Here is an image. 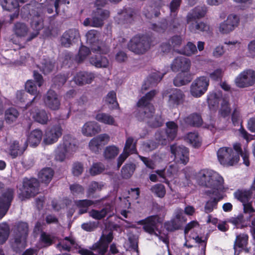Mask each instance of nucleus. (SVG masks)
I'll return each instance as SVG.
<instances>
[{
  "label": "nucleus",
  "mask_w": 255,
  "mask_h": 255,
  "mask_svg": "<svg viewBox=\"0 0 255 255\" xmlns=\"http://www.w3.org/2000/svg\"><path fill=\"white\" fill-rule=\"evenodd\" d=\"M156 92L155 90H152L148 92L145 96L142 97L138 102L137 106L138 107L143 108V116H139V119L144 120L146 118L149 119L147 121L148 124L152 127H158L162 125L163 121L161 117H156L153 118V113L154 111L153 106L150 104V102L153 97L155 95Z\"/></svg>",
  "instance_id": "1"
},
{
  "label": "nucleus",
  "mask_w": 255,
  "mask_h": 255,
  "mask_svg": "<svg viewBox=\"0 0 255 255\" xmlns=\"http://www.w3.org/2000/svg\"><path fill=\"white\" fill-rule=\"evenodd\" d=\"M196 178L199 184L210 188L212 190L222 191L224 188L223 177L212 170H201L197 173Z\"/></svg>",
  "instance_id": "2"
},
{
  "label": "nucleus",
  "mask_w": 255,
  "mask_h": 255,
  "mask_svg": "<svg viewBox=\"0 0 255 255\" xmlns=\"http://www.w3.org/2000/svg\"><path fill=\"white\" fill-rule=\"evenodd\" d=\"M78 148L77 141L70 134L65 135L55 150V159L63 161L69 157Z\"/></svg>",
  "instance_id": "3"
},
{
  "label": "nucleus",
  "mask_w": 255,
  "mask_h": 255,
  "mask_svg": "<svg viewBox=\"0 0 255 255\" xmlns=\"http://www.w3.org/2000/svg\"><path fill=\"white\" fill-rule=\"evenodd\" d=\"M163 218L158 215L150 216L144 220L139 222L140 224L143 225L144 230L150 235H154L164 243L167 241V238L164 234H162L159 229V227L162 224Z\"/></svg>",
  "instance_id": "4"
},
{
  "label": "nucleus",
  "mask_w": 255,
  "mask_h": 255,
  "mask_svg": "<svg viewBox=\"0 0 255 255\" xmlns=\"http://www.w3.org/2000/svg\"><path fill=\"white\" fill-rule=\"evenodd\" d=\"M155 43V40L151 37L136 35L130 40L128 48L135 54H142Z\"/></svg>",
  "instance_id": "5"
},
{
  "label": "nucleus",
  "mask_w": 255,
  "mask_h": 255,
  "mask_svg": "<svg viewBox=\"0 0 255 255\" xmlns=\"http://www.w3.org/2000/svg\"><path fill=\"white\" fill-rule=\"evenodd\" d=\"M113 239V233L110 232L108 235H103L100 240L93 245L90 248L91 250L86 249H80L78 252L81 255H94L92 252L93 251L100 255H104L107 252L109 247V244Z\"/></svg>",
  "instance_id": "6"
},
{
  "label": "nucleus",
  "mask_w": 255,
  "mask_h": 255,
  "mask_svg": "<svg viewBox=\"0 0 255 255\" xmlns=\"http://www.w3.org/2000/svg\"><path fill=\"white\" fill-rule=\"evenodd\" d=\"M218 158L220 163L224 166H233L240 160L238 154H235L234 150L231 147H223L218 150Z\"/></svg>",
  "instance_id": "7"
},
{
  "label": "nucleus",
  "mask_w": 255,
  "mask_h": 255,
  "mask_svg": "<svg viewBox=\"0 0 255 255\" xmlns=\"http://www.w3.org/2000/svg\"><path fill=\"white\" fill-rule=\"evenodd\" d=\"M209 85V80L207 77H198L194 80L190 86V94L195 98H199L207 91Z\"/></svg>",
  "instance_id": "8"
},
{
  "label": "nucleus",
  "mask_w": 255,
  "mask_h": 255,
  "mask_svg": "<svg viewBox=\"0 0 255 255\" xmlns=\"http://www.w3.org/2000/svg\"><path fill=\"white\" fill-rule=\"evenodd\" d=\"M178 126L174 122L166 123V131H159L156 133L157 138L161 144H166L168 141L173 140L176 136Z\"/></svg>",
  "instance_id": "9"
},
{
  "label": "nucleus",
  "mask_w": 255,
  "mask_h": 255,
  "mask_svg": "<svg viewBox=\"0 0 255 255\" xmlns=\"http://www.w3.org/2000/svg\"><path fill=\"white\" fill-rule=\"evenodd\" d=\"M28 232V226L27 223L20 222L17 225L15 230V235L13 247L24 248L25 240Z\"/></svg>",
  "instance_id": "10"
},
{
  "label": "nucleus",
  "mask_w": 255,
  "mask_h": 255,
  "mask_svg": "<svg viewBox=\"0 0 255 255\" xmlns=\"http://www.w3.org/2000/svg\"><path fill=\"white\" fill-rule=\"evenodd\" d=\"M85 37L87 43L91 45V51L95 53L106 54L109 52V48L102 41L96 38L95 33H86Z\"/></svg>",
  "instance_id": "11"
},
{
  "label": "nucleus",
  "mask_w": 255,
  "mask_h": 255,
  "mask_svg": "<svg viewBox=\"0 0 255 255\" xmlns=\"http://www.w3.org/2000/svg\"><path fill=\"white\" fill-rule=\"evenodd\" d=\"M14 191L7 188L4 190L0 196V220L8 211L13 198Z\"/></svg>",
  "instance_id": "12"
},
{
  "label": "nucleus",
  "mask_w": 255,
  "mask_h": 255,
  "mask_svg": "<svg viewBox=\"0 0 255 255\" xmlns=\"http://www.w3.org/2000/svg\"><path fill=\"white\" fill-rule=\"evenodd\" d=\"M235 83L240 88L252 86L255 83V72L252 70L244 71L236 78Z\"/></svg>",
  "instance_id": "13"
},
{
  "label": "nucleus",
  "mask_w": 255,
  "mask_h": 255,
  "mask_svg": "<svg viewBox=\"0 0 255 255\" xmlns=\"http://www.w3.org/2000/svg\"><path fill=\"white\" fill-rule=\"evenodd\" d=\"M170 150L177 162L185 165L189 161V150L187 147L174 144L170 146Z\"/></svg>",
  "instance_id": "14"
},
{
  "label": "nucleus",
  "mask_w": 255,
  "mask_h": 255,
  "mask_svg": "<svg viewBox=\"0 0 255 255\" xmlns=\"http://www.w3.org/2000/svg\"><path fill=\"white\" fill-rule=\"evenodd\" d=\"M62 132L63 129L60 125L53 126L46 130L43 142L46 144H52L55 143L62 135Z\"/></svg>",
  "instance_id": "15"
},
{
  "label": "nucleus",
  "mask_w": 255,
  "mask_h": 255,
  "mask_svg": "<svg viewBox=\"0 0 255 255\" xmlns=\"http://www.w3.org/2000/svg\"><path fill=\"white\" fill-rule=\"evenodd\" d=\"M39 183L35 178L24 179L23 195L25 198L35 196L38 192Z\"/></svg>",
  "instance_id": "16"
},
{
  "label": "nucleus",
  "mask_w": 255,
  "mask_h": 255,
  "mask_svg": "<svg viewBox=\"0 0 255 255\" xmlns=\"http://www.w3.org/2000/svg\"><path fill=\"white\" fill-rule=\"evenodd\" d=\"M110 138V136L106 133L101 134L93 138L89 143L90 149L94 153H99L102 147L108 143Z\"/></svg>",
  "instance_id": "17"
},
{
  "label": "nucleus",
  "mask_w": 255,
  "mask_h": 255,
  "mask_svg": "<svg viewBox=\"0 0 255 255\" xmlns=\"http://www.w3.org/2000/svg\"><path fill=\"white\" fill-rule=\"evenodd\" d=\"M133 11L131 8H124L118 12L115 20L118 24L127 27L133 21Z\"/></svg>",
  "instance_id": "18"
},
{
  "label": "nucleus",
  "mask_w": 255,
  "mask_h": 255,
  "mask_svg": "<svg viewBox=\"0 0 255 255\" xmlns=\"http://www.w3.org/2000/svg\"><path fill=\"white\" fill-rule=\"evenodd\" d=\"M45 106L51 110H58L60 106V100L56 93L49 90L43 98Z\"/></svg>",
  "instance_id": "19"
},
{
  "label": "nucleus",
  "mask_w": 255,
  "mask_h": 255,
  "mask_svg": "<svg viewBox=\"0 0 255 255\" xmlns=\"http://www.w3.org/2000/svg\"><path fill=\"white\" fill-rule=\"evenodd\" d=\"M190 67V60L183 56L175 58L171 65V69L174 72H187L189 71Z\"/></svg>",
  "instance_id": "20"
},
{
  "label": "nucleus",
  "mask_w": 255,
  "mask_h": 255,
  "mask_svg": "<svg viewBox=\"0 0 255 255\" xmlns=\"http://www.w3.org/2000/svg\"><path fill=\"white\" fill-rule=\"evenodd\" d=\"M220 191L216 190L212 191L213 194L215 196L210 198L206 202L204 206V212L206 213H211L218 208V202L223 198V196Z\"/></svg>",
  "instance_id": "21"
},
{
  "label": "nucleus",
  "mask_w": 255,
  "mask_h": 255,
  "mask_svg": "<svg viewBox=\"0 0 255 255\" xmlns=\"http://www.w3.org/2000/svg\"><path fill=\"white\" fill-rule=\"evenodd\" d=\"M239 18L235 14H230L226 20L220 25V31L221 32H230L233 31L238 26Z\"/></svg>",
  "instance_id": "22"
},
{
  "label": "nucleus",
  "mask_w": 255,
  "mask_h": 255,
  "mask_svg": "<svg viewBox=\"0 0 255 255\" xmlns=\"http://www.w3.org/2000/svg\"><path fill=\"white\" fill-rule=\"evenodd\" d=\"M27 147L26 142L19 143L18 141H13L12 142L8 148V154L12 158H15L17 156H21L25 151Z\"/></svg>",
  "instance_id": "23"
},
{
  "label": "nucleus",
  "mask_w": 255,
  "mask_h": 255,
  "mask_svg": "<svg viewBox=\"0 0 255 255\" xmlns=\"http://www.w3.org/2000/svg\"><path fill=\"white\" fill-rule=\"evenodd\" d=\"M185 96L180 89L173 90L169 96L168 104L170 106L177 107L183 104L185 101Z\"/></svg>",
  "instance_id": "24"
},
{
  "label": "nucleus",
  "mask_w": 255,
  "mask_h": 255,
  "mask_svg": "<svg viewBox=\"0 0 255 255\" xmlns=\"http://www.w3.org/2000/svg\"><path fill=\"white\" fill-rule=\"evenodd\" d=\"M2 8L7 11H14V12L10 15V19L12 20L18 15L19 4L18 0H0Z\"/></svg>",
  "instance_id": "25"
},
{
  "label": "nucleus",
  "mask_w": 255,
  "mask_h": 255,
  "mask_svg": "<svg viewBox=\"0 0 255 255\" xmlns=\"http://www.w3.org/2000/svg\"><path fill=\"white\" fill-rule=\"evenodd\" d=\"M101 127L95 121L85 123L82 128V133L86 136H92L101 131Z\"/></svg>",
  "instance_id": "26"
},
{
  "label": "nucleus",
  "mask_w": 255,
  "mask_h": 255,
  "mask_svg": "<svg viewBox=\"0 0 255 255\" xmlns=\"http://www.w3.org/2000/svg\"><path fill=\"white\" fill-rule=\"evenodd\" d=\"M95 78V75L93 73L80 72L74 77V81L77 85H83L91 83Z\"/></svg>",
  "instance_id": "27"
},
{
  "label": "nucleus",
  "mask_w": 255,
  "mask_h": 255,
  "mask_svg": "<svg viewBox=\"0 0 255 255\" xmlns=\"http://www.w3.org/2000/svg\"><path fill=\"white\" fill-rule=\"evenodd\" d=\"M248 239L249 236L246 234H241L236 236V239L234 245L235 255H239L240 251L243 249L247 247L248 243Z\"/></svg>",
  "instance_id": "28"
},
{
  "label": "nucleus",
  "mask_w": 255,
  "mask_h": 255,
  "mask_svg": "<svg viewBox=\"0 0 255 255\" xmlns=\"http://www.w3.org/2000/svg\"><path fill=\"white\" fill-rule=\"evenodd\" d=\"M43 136L42 131L38 129L31 131L28 135L27 140L24 142L29 144L31 146H36L40 142Z\"/></svg>",
  "instance_id": "29"
},
{
  "label": "nucleus",
  "mask_w": 255,
  "mask_h": 255,
  "mask_svg": "<svg viewBox=\"0 0 255 255\" xmlns=\"http://www.w3.org/2000/svg\"><path fill=\"white\" fill-rule=\"evenodd\" d=\"M207 12L206 7L205 6H197L195 7L191 12L188 13L187 16V21L189 23L196 18L204 17Z\"/></svg>",
  "instance_id": "30"
},
{
  "label": "nucleus",
  "mask_w": 255,
  "mask_h": 255,
  "mask_svg": "<svg viewBox=\"0 0 255 255\" xmlns=\"http://www.w3.org/2000/svg\"><path fill=\"white\" fill-rule=\"evenodd\" d=\"M76 245L75 239L72 236H70L62 240L57 245V248L61 251H69L72 247H75Z\"/></svg>",
  "instance_id": "31"
},
{
  "label": "nucleus",
  "mask_w": 255,
  "mask_h": 255,
  "mask_svg": "<svg viewBox=\"0 0 255 255\" xmlns=\"http://www.w3.org/2000/svg\"><path fill=\"white\" fill-rule=\"evenodd\" d=\"M95 119L99 122L109 126H117L116 120L111 115L99 112L95 116Z\"/></svg>",
  "instance_id": "32"
},
{
  "label": "nucleus",
  "mask_w": 255,
  "mask_h": 255,
  "mask_svg": "<svg viewBox=\"0 0 255 255\" xmlns=\"http://www.w3.org/2000/svg\"><path fill=\"white\" fill-rule=\"evenodd\" d=\"M113 207L110 205H106L101 210L98 211L93 209L89 212V215L93 218L96 220H101L108 214L112 211Z\"/></svg>",
  "instance_id": "33"
},
{
  "label": "nucleus",
  "mask_w": 255,
  "mask_h": 255,
  "mask_svg": "<svg viewBox=\"0 0 255 255\" xmlns=\"http://www.w3.org/2000/svg\"><path fill=\"white\" fill-rule=\"evenodd\" d=\"M54 175V171L50 167L42 168L38 173V177L40 181L45 184H48Z\"/></svg>",
  "instance_id": "34"
},
{
  "label": "nucleus",
  "mask_w": 255,
  "mask_h": 255,
  "mask_svg": "<svg viewBox=\"0 0 255 255\" xmlns=\"http://www.w3.org/2000/svg\"><path fill=\"white\" fill-rule=\"evenodd\" d=\"M79 33H64L61 38L62 45L69 47L72 43L78 42L79 39Z\"/></svg>",
  "instance_id": "35"
},
{
  "label": "nucleus",
  "mask_w": 255,
  "mask_h": 255,
  "mask_svg": "<svg viewBox=\"0 0 255 255\" xmlns=\"http://www.w3.org/2000/svg\"><path fill=\"white\" fill-rule=\"evenodd\" d=\"M177 169L176 166L172 164L169 166L166 171L157 170L156 171V173L160 177L163 178V180H161L160 181L169 184V182L167 178H171L177 172Z\"/></svg>",
  "instance_id": "36"
},
{
  "label": "nucleus",
  "mask_w": 255,
  "mask_h": 255,
  "mask_svg": "<svg viewBox=\"0 0 255 255\" xmlns=\"http://www.w3.org/2000/svg\"><path fill=\"white\" fill-rule=\"evenodd\" d=\"M90 63L97 68H106L109 65V60L105 56H92L89 58Z\"/></svg>",
  "instance_id": "37"
},
{
  "label": "nucleus",
  "mask_w": 255,
  "mask_h": 255,
  "mask_svg": "<svg viewBox=\"0 0 255 255\" xmlns=\"http://www.w3.org/2000/svg\"><path fill=\"white\" fill-rule=\"evenodd\" d=\"M25 88L26 91L35 97L32 100L31 103L34 102L35 100H39L41 98L40 92L37 91V87L34 82L31 80H27L25 84Z\"/></svg>",
  "instance_id": "38"
},
{
  "label": "nucleus",
  "mask_w": 255,
  "mask_h": 255,
  "mask_svg": "<svg viewBox=\"0 0 255 255\" xmlns=\"http://www.w3.org/2000/svg\"><path fill=\"white\" fill-rule=\"evenodd\" d=\"M31 115L35 121L41 124H46L49 121V117L44 110H37L35 112L31 113Z\"/></svg>",
  "instance_id": "39"
},
{
  "label": "nucleus",
  "mask_w": 255,
  "mask_h": 255,
  "mask_svg": "<svg viewBox=\"0 0 255 255\" xmlns=\"http://www.w3.org/2000/svg\"><path fill=\"white\" fill-rule=\"evenodd\" d=\"M184 122L187 125L198 127L203 124L202 119L200 115L193 114L184 119Z\"/></svg>",
  "instance_id": "40"
},
{
  "label": "nucleus",
  "mask_w": 255,
  "mask_h": 255,
  "mask_svg": "<svg viewBox=\"0 0 255 255\" xmlns=\"http://www.w3.org/2000/svg\"><path fill=\"white\" fill-rule=\"evenodd\" d=\"M185 73H179L175 78L173 83L175 86L179 87L185 85L191 81L192 78L190 74Z\"/></svg>",
  "instance_id": "41"
},
{
  "label": "nucleus",
  "mask_w": 255,
  "mask_h": 255,
  "mask_svg": "<svg viewBox=\"0 0 255 255\" xmlns=\"http://www.w3.org/2000/svg\"><path fill=\"white\" fill-rule=\"evenodd\" d=\"M234 149L235 150L234 154L239 155L240 157V155L242 157L244 163L247 166L250 165V161L249 159V152L247 148H245L244 151H242L241 145L240 143H236L234 144Z\"/></svg>",
  "instance_id": "42"
},
{
  "label": "nucleus",
  "mask_w": 255,
  "mask_h": 255,
  "mask_svg": "<svg viewBox=\"0 0 255 255\" xmlns=\"http://www.w3.org/2000/svg\"><path fill=\"white\" fill-rule=\"evenodd\" d=\"M222 98V93L220 91L210 92L207 96V102L210 108H214L218 106L220 99Z\"/></svg>",
  "instance_id": "43"
},
{
  "label": "nucleus",
  "mask_w": 255,
  "mask_h": 255,
  "mask_svg": "<svg viewBox=\"0 0 255 255\" xmlns=\"http://www.w3.org/2000/svg\"><path fill=\"white\" fill-rule=\"evenodd\" d=\"M94 204V202L90 200H78L75 201V205L79 208V213L82 214L87 212L89 206Z\"/></svg>",
  "instance_id": "44"
},
{
  "label": "nucleus",
  "mask_w": 255,
  "mask_h": 255,
  "mask_svg": "<svg viewBox=\"0 0 255 255\" xmlns=\"http://www.w3.org/2000/svg\"><path fill=\"white\" fill-rule=\"evenodd\" d=\"M178 52L187 56H191L197 53V49L194 43L188 42L181 50L178 51Z\"/></svg>",
  "instance_id": "45"
},
{
  "label": "nucleus",
  "mask_w": 255,
  "mask_h": 255,
  "mask_svg": "<svg viewBox=\"0 0 255 255\" xmlns=\"http://www.w3.org/2000/svg\"><path fill=\"white\" fill-rule=\"evenodd\" d=\"M184 223L181 220L173 217L170 221L165 223L164 227L167 231H172L179 229Z\"/></svg>",
  "instance_id": "46"
},
{
  "label": "nucleus",
  "mask_w": 255,
  "mask_h": 255,
  "mask_svg": "<svg viewBox=\"0 0 255 255\" xmlns=\"http://www.w3.org/2000/svg\"><path fill=\"white\" fill-rule=\"evenodd\" d=\"M119 148L117 146L112 145L106 147L104 151V156L106 159H112L118 155Z\"/></svg>",
  "instance_id": "47"
},
{
  "label": "nucleus",
  "mask_w": 255,
  "mask_h": 255,
  "mask_svg": "<svg viewBox=\"0 0 255 255\" xmlns=\"http://www.w3.org/2000/svg\"><path fill=\"white\" fill-rule=\"evenodd\" d=\"M19 116L18 111L14 108H11L5 112V120L7 124H11L16 121Z\"/></svg>",
  "instance_id": "48"
},
{
  "label": "nucleus",
  "mask_w": 255,
  "mask_h": 255,
  "mask_svg": "<svg viewBox=\"0 0 255 255\" xmlns=\"http://www.w3.org/2000/svg\"><path fill=\"white\" fill-rule=\"evenodd\" d=\"M144 15L148 18H151L153 16L157 17L160 14L158 9L154 5H146L143 10Z\"/></svg>",
  "instance_id": "49"
},
{
  "label": "nucleus",
  "mask_w": 255,
  "mask_h": 255,
  "mask_svg": "<svg viewBox=\"0 0 255 255\" xmlns=\"http://www.w3.org/2000/svg\"><path fill=\"white\" fill-rule=\"evenodd\" d=\"M234 195L236 198L240 201L243 204L249 202L251 197L250 191L247 190H238Z\"/></svg>",
  "instance_id": "50"
},
{
  "label": "nucleus",
  "mask_w": 255,
  "mask_h": 255,
  "mask_svg": "<svg viewBox=\"0 0 255 255\" xmlns=\"http://www.w3.org/2000/svg\"><path fill=\"white\" fill-rule=\"evenodd\" d=\"M185 139L193 146L199 147L201 145L200 138L196 132L188 133L185 136Z\"/></svg>",
  "instance_id": "51"
},
{
  "label": "nucleus",
  "mask_w": 255,
  "mask_h": 255,
  "mask_svg": "<svg viewBox=\"0 0 255 255\" xmlns=\"http://www.w3.org/2000/svg\"><path fill=\"white\" fill-rule=\"evenodd\" d=\"M9 227L7 224L3 222L0 224V244H3L9 235Z\"/></svg>",
  "instance_id": "52"
},
{
  "label": "nucleus",
  "mask_w": 255,
  "mask_h": 255,
  "mask_svg": "<svg viewBox=\"0 0 255 255\" xmlns=\"http://www.w3.org/2000/svg\"><path fill=\"white\" fill-rule=\"evenodd\" d=\"M124 150L133 154L136 152V141H134L132 137H128L127 138Z\"/></svg>",
  "instance_id": "53"
},
{
  "label": "nucleus",
  "mask_w": 255,
  "mask_h": 255,
  "mask_svg": "<svg viewBox=\"0 0 255 255\" xmlns=\"http://www.w3.org/2000/svg\"><path fill=\"white\" fill-rule=\"evenodd\" d=\"M231 111L229 101L224 98L222 99L221 106L219 111L220 115L222 117H226L229 116Z\"/></svg>",
  "instance_id": "54"
},
{
  "label": "nucleus",
  "mask_w": 255,
  "mask_h": 255,
  "mask_svg": "<svg viewBox=\"0 0 255 255\" xmlns=\"http://www.w3.org/2000/svg\"><path fill=\"white\" fill-rule=\"evenodd\" d=\"M135 165L133 164H127L124 165L121 170L122 175L124 178H129L133 173Z\"/></svg>",
  "instance_id": "55"
},
{
  "label": "nucleus",
  "mask_w": 255,
  "mask_h": 255,
  "mask_svg": "<svg viewBox=\"0 0 255 255\" xmlns=\"http://www.w3.org/2000/svg\"><path fill=\"white\" fill-rule=\"evenodd\" d=\"M106 103L111 105L110 108L115 109L119 106V104L117 101L116 94L114 91L110 92L105 98Z\"/></svg>",
  "instance_id": "56"
},
{
  "label": "nucleus",
  "mask_w": 255,
  "mask_h": 255,
  "mask_svg": "<svg viewBox=\"0 0 255 255\" xmlns=\"http://www.w3.org/2000/svg\"><path fill=\"white\" fill-rule=\"evenodd\" d=\"M150 190L157 197L159 198H163L166 193L165 187L161 184H157L152 186Z\"/></svg>",
  "instance_id": "57"
},
{
  "label": "nucleus",
  "mask_w": 255,
  "mask_h": 255,
  "mask_svg": "<svg viewBox=\"0 0 255 255\" xmlns=\"http://www.w3.org/2000/svg\"><path fill=\"white\" fill-rule=\"evenodd\" d=\"M183 39L180 36L176 35L172 36L169 40L170 46L172 48L178 52L179 50L178 48L182 43Z\"/></svg>",
  "instance_id": "58"
},
{
  "label": "nucleus",
  "mask_w": 255,
  "mask_h": 255,
  "mask_svg": "<svg viewBox=\"0 0 255 255\" xmlns=\"http://www.w3.org/2000/svg\"><path fill=\"white\" fill-rule=\"evenodd\" d=\"M105 170V166L101 163H94L90 169V173L95 176L102 173Z\"/></svg>",
  "instance_id": "59"
},
{
  "label": "nucleus",
  "mask_w": 255,
  "mask_h": 255,
  "mask_svg": "<svg viewBox=\"0 0 255 255\" xmlns=\"http://www.w3.org/2000/svg\"><path fill=\"white\" fill-rule=\"evenodd\" d=\"M163 75L159 72H155L152 73L148 77L146 84H150L154 85L160 82L162 79Z\"/></svg>",
  "instance_id": "60"
},
{
  "label": "nucleus",
  "mask_w": 255,
  "mask_h": 255,
  "mask_svg": "<svg viewBox=\"0 0 255 255\" xmlns=\"http://www.w3.org/2000/svg\"><path fill=\"white\" fill-rule=\"evenodd\" d=\"M90 53V50L89 48L85 46H82L79 49L78 54L76 57L77 60L79 62H82Z\"/></svg>",
  "instance_id": "61"
},
{
  "label": "nucleus",
  "mask_w": 255,
  "mask_h": 255,
  "mask_svg": "<svg viewBox=\"0 0 255 255\" xmlns=\"http://www.w3.org/2000/svg\"><path fill=\"white\" fill-rule=\"evenodd\" d=\"M103 185L97 182L93 181L90 184L87 190V196L90 197L93 195L96 191L101 190Z\"/></svg>",
  "instance_id": "62"
},
{
  "label": "nucleus",
  "mask_w": 255,
  "mask_h": 255,
  "mask_svg": "<svg viewBox=\"0 0 255 255\" xmlns=\"http://www.w3.org/2000/svg\"><path fill=\"white\" fill-rule=\"evenodd\" d=\"M70 189L72 194L74 196H78L80 194H83L84 192V188L83 187L78 184H74L71 185Z\"/></svg>",
  "instance_id": "63"
},
{
  "label": "nucleus",
  "mask_w": 255,
  "mask_h": 255,
  "mask_svg": "<svg viewBox=\"0 0 255 255\" xmlns=\"http://www.w3.org/2000/svg\"><path fill=\"white\" fill-rule=\"evenodd\" d=\"M247 56L251 57L255 56V40L251 41L248 45Z\"/></svg>",
  "instance_id": "64"
}]
</instances>
